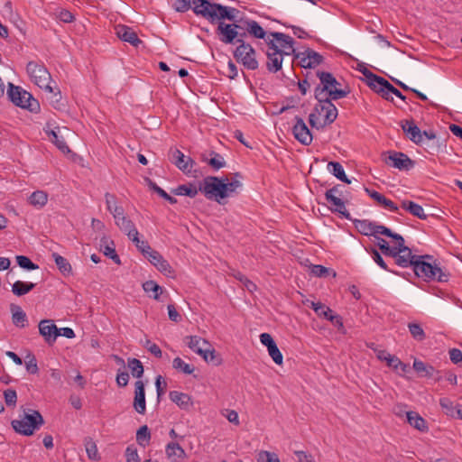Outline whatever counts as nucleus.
<instances>
[{"label": "nucleus", "mask_w": 462, "mask_h": 462, "mask_svg": "<svg viewBox=\"0 0 462 462\" xmlns=\"http://www.w3.org/2000/svg\"><path fill=\"white\" fill-rule=\"evenodd\" d=\"M242 30V22L239 24H228L220 22L217 26V32L221 35L220 40L226 44L234 43L239 34L237 30Z\"/></svg>", "instance_id": "nucleus-15"}, {"label": "nucleus", "mask_w": 462, "mask_h": 462, "mask_svg": "<svg viewBox=\"0 0 462 462\" xmlns=\"http://www.w3.org/2000/svg\"><path fill=\"white\" fill-rule=\"evenodd\" d=\"M29 413H24L21 419L12 421L14 430L24 436L32 435L34 430L39 429L44 422L39 411L34 410H29Z\"/></svg>", "instance_id": "nucleus-4"}, {"label": "nucleus", "mask_w": 462, "mask_h": 462, "mask_svg": "<svg viewBox=\"0 0 462 462\" xmlns=\"http://www.w3.org/2000/svg\"><path fill=\"white\" fill-rule=\"evenodd\" d=\"M402 208L409 211L411 215L419 217L420 219L427 218V215L424 213L423 208L413 201L403 200L402 202Z\"/></svg>", "instance_id": "nucleus-35"}, {"label": "nucleus", "mask_w": 462, "mask_h": 462, "mask_svg": "<svg viewBox=\"0 0 462 462\" xmlns=\"http://www.w3.org/2000/svg\"><path fill=\"white\" fill-rule=\"evenodd\" d=\"M304 52L308 59V67L310 68H315L323 61V57L311 49H307Z\"/></svg>", "instance_id": "nucleus-46"}, {"label": "nucleus", "mask_w": 462, "mask_h": 462, "mask_svg": "<svg viewBox=\"0 0 462 462\" xmlns=\"http://www.w3.org/2000/svg\"><path fill=\"white\" fill-rule=\"evenodd\" d=\"M5 402L7 406H15L17 402V394L14 389H6L4 392Z\"/></svg>", "instance_id": "nucleus-62"}, {"label": "nucleus", "mask_w": 462, "mask_h": 462, "mask_svg": "<svg viewBox=\"0 0 462 462\" xmlns=\"http://www.w3.org/2000/svg\"><path fill=\"white\" fill-rule=\"evenodd\" d=\"M269 356L272 357L273 362L276 365H281L283 361L282 354L281 353L280 349L278 348L276 343L273 346H271L269 348H267Z\"/></svg>", "instance_id": "nucleus-56"}, {"label": "nucleus", "mask_w": 462, "mask_h": 462, "mask_svg": "<svg viewBox=\"0 0 462 462\" xmlns=\"http://www.w3.org/2000/svg\"><path fill=\"white\" fill-rule=\"evenodd\" d=\"M54 14L57 19L63 23H72L75 19L74 14L70 11L65 9L57 11Z\"/></svg>", "instance_id": "nucleus-61"}, {"label": "nucleus", "mask_w": 462, "mask_h": 462, "mask_svg": "<svg viewBox=\"0 0 462 462\" xmlns=\"http://www.w3.org/2000/svg\"><path fill=\"white\" fill-rule=\"evenodd\" d=\"M100 250L106 256L112 259L116 264H121V260L116 252V245L114 241L106 236L102 237L100 241Z\"/></svg>", "instance_id": "nucleus-24"}, {"label": "nucleus", "mask_w": 462, "mask_h": 462, "mask_svg": "<svg viewBox=\"0 0 462 462\" xmlns=\"http://www.w3.org/2000/svg\"><path fill=\"white\" fill-rule=\"evenodd\" d=\"M6 94L8 98L17 106L26 108L31 112H36L40 108L38 101L29 92L14 86L13 83L8 84Z\"/></svg>", "instance_id": "nucleus-5"}, {"label": "nucleus", "mask_w": 462, "mask_h": 462, "mask_svg": "<svg viewBox=\"0 0 462 462\" xmlns=\"http://www.w3.org/2000/svg\"><path fill=\"white\" fill-rule=\"evenodd\" d=\"M85 448L89 459L98 460L100 458L97 445L94 441H92L91 439L87 440L85 442Z\"/></svg>", "instance_id": "nucleus-52"}, {"label": "nucleus", "mask_w": 462, "mask_h": 462, "mask_svg": "<svg viewBox=\"0 0 462 462\" xmlns=\"http://www.w3.org/2000/svg\"><path fill=\"white\" fill-rule=\"evenodd\" d=\"M413 369L418 373L427 377H431L435 371L432 365H426L420 360H414Z\"/></svg>", "instance_id": "nucleus-44"}, {"label": "nucleus", "mask_w": 462, "mask_h": 462, "mask_svg": "<svg viewBox=\"0 0 462 462\" xmlns=\"http://www.w3.org/2000/svg\"><path fill=\"white\" fill-rule=\"evenodd\" d=\"M319 104L315 106V111L319 116H324L323 125L332 124L337 117V109L331 102L330 98H317Z\"/></svg>", "instance_id": "nucleus-11"}, {"label": "nucleus", "mask_w": 462, "mask_h": 462, "mask_svg": "<svg viewBox=\"0 0 462 462\" xmlns=\"http://www.w3.org/2000/svg\"><path fill=\"white\" fill-rule=\"evenodd\" d=\"M185 344L196 354H205L204 348L208 346V342L198 336H188L184 338Z\"/></svg>", "instance_id": "nucleus-26"}, {"label": "nucleus", "mask_w": 462, "mask_h": 462, "mask_svg": "<svg viewBox=\"0 0 462 462\" xmlns=\"http://www.w3.org/2000/svg\"><path fill=\"white\" fill-rule=\"evenodd\" d=\"M127 365L130 369L132 375L136 378H141L143 374V365L142 362L137 358H129L127 360Z\"/></svg>", "instance_id": "nucleus-42"}, {"label": "nucleus", "mask_w": 462, "mask_h": 462, "mask_svg": "<svg viewBox=\"0 0 462 462\" xmlns=\"http://www.w3.org/2000/svg\"><path fill=\"white\" fill-rule=\"evenodd\" d=\"M355 226L362 235L374 236L375 223L368 220H356Z\"/></svg>", "instance_id": "nucleus-40"}, {"label": "nucleus", "mask_w": 462, "mask_h": 462, "mask_svg": "<svg viewBox=\"0 0 462 462\" xmlns=\"http://www.w3.org/2000/svg\"><path fill=\"white\" fill-rule=\"evenodd\" d=\"M324 319L329 320L338 329L344 328L343 321L340 316L334 314L330 308H327V313L324 312Z\"/></svg>", "instance_id": "nucleus-51"}, {"label": "nucleus", "mask_w": 462, "mask_h": 462, "mask_svg": "<svg viewBox=\"0 0 462 462\" xmlns=\"http://www.w3.org/2000/svg\"><path fill=\"white\" fill-rule=\"evenodd\" d=\"M242 30L254 38L263 39L266 42V39H271V32L267 33L264 29L254 20H242Z\"/></svg>", "instance_id": "nucleus-19"}, {"label": "nucleus", "mask_w": 462, "mask_h": 462, "mask_svg": "<svg viewBox=\"0 0 462 462\" xmlns=\"http://www.w3.org/2000/svg\"><path fill=\"white\" fill-rule=\"evenodd\" d=\"M28 200L32 206L42 208L48 201V194L42 190H36L30 195Z\"/></svg>", "instance_id": "nucleus-38"}, {"label": "nucleus", "mask_w": 462, "mask_h": 462, "mask_svg": "<svg viewBox=\"0 0 462 462\" xmlns=\"http://www.w3.org/2000/svg\"><path fill=\"white\" fill-rule=\"evenodd\" d=\"M318 76L320 79V85L315 88L316 98H330L337 100L347 95V91L338 88L340 83L331 73L324 71L318 72Z\"/></svg>", "instance_id": "nucleus-2"}, {"label": "nucleus", "mask_w": 462, "mask_h": 462, "mask_svg": "<svg viewBox=\"0 0 462 462\" xmlns=\"http://www.w3.org/2000/svg\"><path fill=\"white\" fill-rule=\"evenodd\" d=\"M409 331L411 337L418 341H423L426 338V334L420 324L416 322H410L408 324Z\"/></svg>", "instance_id": "nucleus-45"}, {"label": "nucleus", "mask_w": 462, "mask_h": 462, "mask_svg": "<svg viewBox=\"0 0 462 462\" xmlns=\"http://www.w3.org/2000/svg\"><path fill=\"white\" fill-rule=\"evenodd\" d=\"M271 40L277 43L279 51L285 55H291L295 51L293 39L285 33L277 32H271Z\"/></svg>", "instance_id": "nucleus-17"}, {"label": "nucleus", "mask_w": 462, "mask_h": 462, "mask_svg": "<svg viewBox=\"0 0 462 462\" xmlns=\"http://www.w3.org/2000/svg\"><path fill=\"white\" fill-rule=\"evenodd\" d=\"M156 268L167 277H174L175 275L174 270L164 258L162 259Z\"/></svg>", "instance_id": "nucleus-57"}, {"label": "nucleus", "mask_w": 462, "mask_h": 462, "mask_svg": "<svg viewBox=\"0 0 462 462\" xmlns=\"http://www.w3.org/2000/svg\"><path fill=\"white\" fill-rule=\"evenodd\" d=\"M143 289L146 292L152 291L154 292L153 299L158 300L159 299V292L162 291V289L161 286H159L154 281H146L143 283Z\"/></svg>", "instance_id": "nucleus-53"}, {"label": "nucleus", "mask_w": 462, "mask_h": 462, "mask_svg": "<svg viewBox=\"0 0 462 462\" xmlns=\"http://www.w3.org/2000/svg\"><path fill=\"white\" fill-rule=\"evenodd\" d=\"M377 238V245L379 246L382 253L386 256H391L393 252L395 250V245L393 246H390L388 242L383 238L376 237Z\"/></svg>", "instance_id": "nucleus-59"}, {"label": "nucleus", "mask_w": 462, "mask_h": 462, "mask_svg": "<svg viewBox=\"0 0 462 462\" xmlns=\"http://www.w3.org/2000/svg\"><path fill=\"white\" fill-rule=\"evenodd\" d=\"M241 186H242V184L239 180L228 181L227 178L222 179L221 189L223 190V199L231 196Z\"/></svg>", "instance_id": "nucleus-39"}, {"label": "nucleus", "mask_w": 462, "mask_h": 462, "mask_svg": "<svg viewBox=\"0 0 462 462\" xmlns=\"http://www.w3.org/2000/svg\"><path fill=\"white\" fill-rule=\"evenodd\" d=\"M50 136H51V141L56 144V146L62 152H69L70 150L64 141L63 138L60 137L57 133L54 130H51L49 134Z\"/></svg>", "instance_id": "nucleus-50"}, {"label": "nucleus", "mask_w": 462, "mask_h": 462, "mask_svg": "<svg viewBox=\"0 0 462 462\" xmlns=\"http://www.w3.org/2000/svg\"><path fill=\"white\" fill-rule=\"evenodd\" d=\"M369 76L372 79L367 82V85L376 93L383 92V89H387L390 83L383 78L369 72Z\"/></svg>", "instance_id": "nucleus-33"}, {"label": "nucleus", "mask_w": 462, "mask_h": 462, "mask_svg": "<svg viewBox=\"0 0 462 462\" xmlns=\"http://www.w3.org/2000/svg\"><path fill=\"white\" fill-rule=\"evenodd\" d=\"M377 234L384 235L388 237H392L395 240V243L398 241H403V237L396 233L392 232L391 229L384 226L377 225L375 224V229H374V236H376Z\"/></svg>", "instance_id": "nucleus-47"}, {"label": "nucleus", "mask_w": 462, "mask_h": 462, "mask_svg": "<svg viewBox=\"0 0 462 462\" xmlns=\"http://www.w3.org/2000/svg\"><path fill=\"white\" fill-rule=\"evenodd\" d=\"M16 262L17 264L23 269L36 270L39 268V266L33 263L29 257L24 255H17Z\"/></svg>", "instance_id": "nucleus-54"}, {"label": "nucleus", "mask_w": 462, "mask_h": 462, "mask_svg": "<svg viewBox=\"0 0 462 462\" xmlns=\"http://www.w3.org/2000/svg\"><path fill=\"white\" fill-rule=\"evenodd\" d=\"M115 32L121 41L128 42L134 47H138L143 43L137 33L127 25L118 24L115 26Z\"/></svg>", "instance_id": "nucleus-18"}, {"label": "nucleus", "mask_w": 462, "mask_h": 462, "mask_svg": "<svg viewBox=\"0 0 462 462\" xmlns=\"http://www.w3.org/2000/svg\"><path fill=\"white\" fill-rule=\"evenodd\" d=\"M401 126L411 142L417 144L422 143V133L413 120H404L401 123Z\"/></svg>", "instance_id": "nucleus-21"}, {"label": "nucleus", "mask_w": 462, "mask_h": 462, "mask_svg": "<svg viewBox=\"0 0 462 462\" xmlns=\"http://www.w3.org/2000/svg\"><path fill=\"white\" fill-rule=\"evenodd\" d=\"M125 457L127 462H140V457L138 455L137 449L133 446L126 448Z\"/></svg>", "instance_id": "nucleus-63"}, {"label": "nucleus", "mask_w": 462, "mask_h": 462, "mask_svg": "<svg viewBox=\"0 0 462 462\" xmlns=\"http://www.w3.org/2000/svg\"><path fill=\"white\" fill-rule=\"evenodd\" d=\"M35 285L36 284L32 283V282H22V281H16L12 285V292L14 295L21 297V296L27 294L32 289H34Z\"/></svg>", "instance_id": "nucleus-36"}, {"label": "nucleus", "mask_w": 462, "mask_h": 462, "mask_svg": "<svg viewBox=\"0 0 462 462\" xmlns=\"http://www.w3.org/2000/svg\"><path fill=\"white\" fill-rule=\"evenodd\" d=\"M193 12L197 15L214 23L217 20L227 19L235 21L238 11L232 7L224 6L212 2H193Z\"/></svg>", "instance_id": "nucleus-1"}, {"label": "nucleus", "mask_w": 462, "mask_h": 462, "mask_svg": "<svg viewBox=\"0 0 462 462\" xmlns=\"http://www.w3.org/2000/svg\"><path fill=\"white\" fill-rule=\"evenodd\" d=\"M169 160L184 173H189L195 165V162L184 155L182 152L176 148H171L169 151Z\"/></svg>", "instance_id": "nucleus-12"}, {"label": "nucleus", "mask_w": 462, "mask_h": 462, "mask_svg": "<svg viewBox=\"0 0 462 462\" xmlns=\"http://www.w3.org/2000/svg\"><path fill=\"white\" fill-rule=\"evenodd\" d=\"M12 312V321L17 328H24L27 326L28 319L26 313L22 310L20 306L12 304L10 306Z\"/></svg>", "instance_id": "nucleus-28"}, {"label": "nucleus", "mask_w": 462, "mask_h": 462, "mask_svg": "<svg viewBox=\"0 0 462 462\" xmlns=\"http://www.w3.org/2000/svg\"><path fill=\"white\" fill-rule=\"evenodd\" d=\"M365 191L379 206L392 212H397L398 207L393 203V201L385 198L383 194L375 190H371L367 188H365Z\"/></svg>", "instance_id": "nucleus-23"}, {"label": "nucleus", "mask_w": 462, "mask_h": 462, "mask_svg": "<svg viewBox=\"0 0 462 462\" xmlns=\"http://www.w3.org/2000/svg\"><path fill=\"white\" fill-rule=\"evenodd\" d=\"M172 367L185 374H191L194 371V368L191 367L189 364L185 363L180 357H176L173 359Z\"/></svg>", "instance_id": "nucleus-49"}, {"label": "nucleus", "mask_w": 462, "mask_h": 462, "mask_svg": "<svg viewBox=\"0 0 462 462\" xmlns=\"http://www.w3.org/2000/svg\"><path fill=\"white\" fill-rule=\"evenodd\" d=\"M425 259H431L429 254L420 255V259L414 263L412 270L414 274L425 281L433 280L439 282H447L448 275L437 265H432Z\"/></svg>", "instance_id": "nucleus-3"}, {"label": "nucleus", "mask_w": 462, "mask_h": 462, "mask_svg": "<svg viewBox=\"0 0 462 462\" xmlns=\"http://www.w3.org/2000/svg\"><path fill=\"white\" fill-rule=\"evenodd\" d=\"M51 257L53 258L58 269L64 276H69L72 274V267L69 262L58 253H52Z\"/></svg>", "instance_id": "nucleus-34"}, {"label": "nucleus", "mask_w": 462, "mask_h": 462, "mask_svg": "<svg viewBox=\"0 0 462 462\" xmlns=\"http://www.w3.org/2000/svg\"><path fill=\"white\" fill-rule=\"evenodd\" d=\"M326 200L330 205L331 209L349 219L350 216L347 212L344 201L337 196L326 195Z\"/></svg>", "instance_id": "nucleus-29"}, {"label": "nucleus", "mask_w": 462, "mask_h": 462, "mask_svg": "<svg viewBox=\"0 0 462 462\" xmlns=\"http://www.w3.org/2000/svg\"><path fill=\"white\" fill-rule=\"evenodd\" d=\"M165 454L168 459L172 462H178L184 459L187 455L179 441H171L165 447Z\"/></svg>", "instance_id": "nucleus-22"}, {"label": "nucleus", "mask_w": 462, "mask_h": 462, "mask_svg": "<svg viewBox=\"0 0 462 462\" xmlns=\"http://www.w3.org/2000/svg\"><path fill=\"white\" fill-rule=\"evenodd\" d=\"M26 71L31 79L42 89L49 93H53V88L51 86V76L44 65L35 61H29L26 66Z\"/></svg>", "instance_id": "nucleus-6"}, {"label": "nucleus", "mask_w": 462, "mask_h": 462, "mask_svg": "<svg viewBox=\"0 0 462 462\" xmlns=\"http://www.w3.org/2000/svg\"><path fill=\"white\" fill-rule=\"evenodd\" d=\"M391 257L394 259L395 263L402 268L413 267L420 255L412 254L411 250L404 245V240L395 243V250Z\"/></svg>", "instance_id": "nucleus-9"}, {"label": "nucleus", "mask_w": 462, "mask_h": 462, "mask_svg": "<svg viewBox=\"0 0 462 462\" xmlns=\"http://www.w3.org/2000/svg\"><path fill=\"white\" fill-rule=\"evenodd\" d=\"M199 189L197 186L189 182L188 184L180 185L171 190V193L175 196H188L189 198H195Z\"/></svg>", "instance_id": "nucleus-32"}, {"label": "nucleus", "mask_w": 462, "mask_h": 462, "mask_svg": "<svg viewBox=\"0 0 462 462\" xmlns=\"http://www.w3.org/2000/svg\"><path fill=\"white\" fill-rule=\"evenodd\" d=\"M155 386H156L157 397H158V399H160L165 393L166 386H167V383L163 380L162 375H158L156 377Z\"/></svg>", "instance_id": "nucleus-64"}, {"label": "nucleus", "mask_w": 462, "mask_h": 462, "mask_svg": "<svg viewBox=\"0 0 462 462\" xmlns=\"http://www.w3.org/2000/svg\"><path fill=\"white\" fill-rule=\"evenodd\" d=\"M266 44L268 46L266 66L269 71L275 73L281 69L285 54L279 51V46L273 40L266 39Z\"/></svg>", "instance_id": "nucleus-10"}, {"label": "nucleus", "mask_w": 462, "mask_h": 462, "mask_svg": "<svg viewBox=\"0 0 462 462\" xmlns=\"http://www.w3.org/2000/svg\"><path fill=\"white\" fill-rule=\"evenodd\" d=\"M134 408L139 414L146 411L144 383L140 380L134 383Z\"/></svg>", "instance_id": "nucleus-20"}, {"label": "nucleus", "mask_w": 462, "mask_h": 462, "mask_svg": "<svg viewBox=\"0 0 462 462\" xmlns=\"http://www.w3.org/2000/svg\"><path fill=\"white\" fill-rule=\"evenodd\" d=\"M116 224L129 238H132L134 236H139L134 222L128 217H124L117 220Z\"/></svg>", "instance_id": "nucleus-31"}, {"label": "nucleus", "mask_w": 462, "mask_h": 462, "mask_svg": "<svg viewBox=\"0 0 462 462\" xmlns=\"http://www.w3.org/2000/svg\"><path fill=\"white\" fill-rule=\"evenodd\" d=\"M328 171L338 180L345 183H351V180L346 177L343 166L337 162H330L328 164Z\"/></svg>", "instance_id": "nucleus-37"}, {"label": "nucleus", "mask_w": 462, "mask_h": 462, "mask_svg": "<svg viewBox=\"0 0 462 462\" xmlns=\"http://www.w3.org/2000/svg\"><path fill=\"white\" fill-rule=\"evenodd\" d=\"M39 333L43 337L45 342L51 346L55 343L57 337L60 336V329L51 319H42L39 323Z\"/></svg>", "instance_id": "nucleus-14"}, {"label": "nucleus", "mask_w": 462, "mask_h": 462, "mask_svg": "<svg viewBox=\"0 0 462 462\" xmlns=\"http://www.w3.org/2000/svg\"><path fill=\"white\" fill-rule=\"evenodd\" d=\"M210 158H208L205 153L201 155V161L207 162L214 170H219L226 166L225 159L219 153L211 151L209 152Z\"/></svg>", "instance_id": "nucleus-30"}, {"label": "nucleus", "mask_w": 462, "mask_h": 462, "mask_svg": "<svg viewBox=\"0 0 462 462\" xmlns=\"http://www.w3.org/2000/svg\"><path fill=\"white\" fill-rule=\"evenodd\" d=\"M236 42L239 43L234 51L236 60L242 62L247 69H256L258 68V61L255 59V50L251 44L245 43L242 39H236Z\"/></svg>", "instance_id": "nucleus-8"}, {"label": "nucleus", "mask_w": 462, "mask_h": 462, "mask_svg": "<svg viewBox=\"0 0 462 462\" xmlns=\"http://www.w3.org/2000/svg\"><path fill=\"white\" fill-rule=\"evenodd\" d=\"M222 179L215 176H208L199 182V189L208 199H214L222 204L223 190L221 189Z\"/></svg>", "instance_id": "nucleus-7"}, {"label": "nucleus", "mask_w": 462, "mask_h": 462, "mask_svg": "<svg viewBox=\"0 0 462 462\" xmlns=\"http://www.w3.org/2000/svg\"><path fill=\"white\" fill-rule=\"evenodd\" d=\"M439 404L443 410V411L448 415V416H450V417H456V406L454 405V402L447 398V397H443V398H440L439 399Z\"/></svg>", "instance_id": "nucleus-48"}, {"label": "nucleus", "mask_w": 462, "mask_h": 462, "mask_svg": "<svg viewBox=\"0 0 462 462\" xmlns=\"http://www.w3.org/2000/svg\"><path fill=\"white\" fill-rule=\"evenodd\" d=\"M151 440V432L147 425L139 428L136 432V441L140 446L146 447Z\"/></svg>", "instance_id": "nucleus-43"}, {"label": "nucleus", "mask_w": 462, "mask_h": 462, "mask_svg": "<svg viewBox=\"0 0 462 462\" xmlns=\"http://www.w3.org/2000/svg\"><path fill=\"white\" fill-rule=\"evenodd\" d=\"M172 402L176 403L180 409L188 411L192 407L191 397L184 393L171 391L169 394Z\"/></svg>", "instance_id": "nucleus-25"}, {"label": "nucleus", "mask_w": 462, "mask_h": 462, "mask_svg": "<svg viewBox=\"0 0 462 462\" xmlns=\"http://www.w3.org/2000/svg\"><path fill=\"white\" fill-rule=\"evenodd\" d=\"M408 423L420 432H427L429 428L426 420L416 411H405Z\"/></svg>", "instance_id": "nucleus-27"}, {"label": "nucleus", "mask_w": 462, "mask_h": 462, "mask_svg": "<svg viewBox=\"0 0 462 462\" xmlns=\"http://www.w3.org/2000/svg\"><path fill=\"white\" fill-rule=\"evenodd\" d=\"M25 367L29 374H35L38 373L39 368L37 360L33 355H28L27 360L25 361Z\"/></svg>", "instance_id": "nucleus-60"}, {"label": "nucleus", "mask_w": 462, "mask_h": 462, "mask_svg": "<svg viewBox=\"0 0 462 462\" xmlns=\"http://www.w3.org/2000/svg\"><path fill=\"white\" fill-rule=\"evenodd\" d=\"M205 354L199 356L207 362L212 363L215 365H219L222 363V358L217 355L213 347L208 344V346L204 348Z\"/></svg>", "instance_id": "nucleus-41"}, {"label": "nucleus", "mask_w": 462, "mask_h": 462, "mask_svg": "<svg viewBox=\"0 0 462 462\" xmlns=\"http://www.w3.org/2000/svg\"><path fill=\"white\" fill-rule=\"evenodd\" d=\"M385 162L400 171H409L414 166V162L408 155L400 152H390Z\"/></svg>", "instance_id": "nucleus-16"}, {"label": "nucleus", "mask_w": 462, "mask_h": 462, "mask_svg": "<svg viewBox=\"0 0 462 462\" xmlns=\"http://www.w3.org/2000/svg\"><path fill=\"white\" fill-rule=\"evenodd\" d=\"M130 239L133 241V243L135 244V246L144 256H146L152 250L146 241H141L139 239V236H134Z\"/></svg>", "instance_id": "nucleus-55"}, {"label": "nucleus", "mask_w": 462, "mask_h": 462, "mask_svg": "<svg viewBox=\"0 0 462 462\" xmlns=\"http://www.w3.org/2000/svg\"><path fill=\"white\" fill-rule=\"evenodd\" d=\"M292 126L294 138L303 145H310L312 143L313 136L306 123L299 116H296Z\"/></svg>", "instance_id": "nucleus-13"}, {"label": "nucleus", "mask_w": 462, "mask_h": 462, "mask_svg": "<svg viewBox=\"0 0 462 462\" xmlns=\"http://www.w3.org/2000/svg\"><path fill=\"white\" fill-rule=\"evenodd\" d=\"M258 462H281L278 456L275 453L263 450L259 452L257 456Z\"/></svg>", "instance_id": "nucleus-58"}]
</instances>
